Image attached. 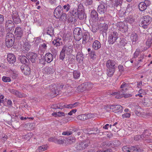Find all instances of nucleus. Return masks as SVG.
Masks as SVG:
<instances>
[{"label": "nucleus", "instance_id": "1", "mask_svg": "<svg viewBox=\"0 0 152 152\" xmlns=\"http://www.w3.org/2000/svg\"><path fill=\"white\" fill-rule=\"evenodd\" d=\"M92 87V84L91 83L86 82L79 86L77 89V91L82 92L85 91L90 90Z\"/></svg>", "mask_w": 152, "mask_h": 152}, {"label": "nucleus", "instance_id": "2", "mask_svg": "<svg viewBox=\"0 0 152 152\" xmlns=\"http://www.w3.org/2000/svg\"><path fill=\"white\" fill-rule=\"evenodd\" d=\"M142 21L139 23V25L140 26L144 28H146L148 25L151 22V18L149 16H145L142 18Z\"/></svg>", "mask_w": 152, "mask_h": 152}, {"label": "nucleus", "instance_id": "3", "mask_svg": "<svg viewBox=\"0 0 152 152\" xmlns=\"http://www.w3.org/2000/svg\"><path fill=\"white\" fill-rule=\"evenodd\" d=\"M125 91L124 89H121L120 91L117 92H115L113 93V95H115V98L118 99L121 98L122 97H124L125 98H128L132 96V95L130 94H125Z\"/></svg>", "mask_w": 152, "mask_h": 152}, {"label": "nucleus", "instance_id": "4", "mask_svg": "<svg viewBox=\"0 0 152 152\" xmlns=\"http://www.w3.org/2000/svg\"><path fill=\"white\" fill-rule=\"evenodd\" d=\"M118 34L116 32H113L109 35L108 42L109 44H113L118 38Z\"/></svg>", "mask_w": 152, "mask_h": 152}, {"label": "nucleus", "instance_id": "5", "mask_svg": "<svg viewBox=\"0 0 152 152\" xmlns=\"http://www.w3.org/2000/svg\"><path fill=\"white\" fill-rule=\"evenodd\" d=\"M122 151L124 152H140V150L139 148L133 146L131 148L128 147L126 146L123 147Z\"/></svg>", "mask_w": 152, "mask_h": 152}, {"label": "nucleus", "instance_id": "6", "mask_svg": "<svg viewBox=\"0 0 152 152\" xmlns=\"http://www.w3.org/2000/svg\"><path fill=\"white\" fill-rule=\"evenodd\" d=\"M15 27V24L11 20L6 21L5 25V29L8 31L13 30Z\"/></svg>", "mask_w": 152, "mask_h": 152}, {"label": "nucleus", "instance_id": "7", "mask_svg": "<svg viewBox=\"0 0 152 152\" xmlns=\"http://www.w3.org/2000/svg\"><path fill=\"white\" fill-rule=\"evenodd\" d=\"M63 7L60 5L58 6L54 12V15L57 18H59L63 12Z\"/></svg>", "mask_w": 152, "mask_h": 152}, {"label": "nucleus", "instance_id": "8", "mask_svg": "<svg viewBox=\"0 0 152 152\" xmlns=\"http://www.w3.org/2000/svg\"><path fill=\"white\" fill-rule=\"evenodd\" d=\"M81 30L79 28H75L73 31L74 37L77 40L79 41L82 38Z\"/></svg>", "mask_w": 152, "mask_h": 152}, {"label": "nucleus", "instance_id": "9", "mask_svg": "<svg viewBox=\"0 0 152 152\" xmlns=\"http://www.w3.org/2000/svg\"><path fill=\"white\" fill-rule=\"evenodd\" d=\"M14 33L16 38L20 39L23 36V30L21 28L17 27L15 28Z\"/></svg>", "mask_w": 152, "mask_h": 152}, {"label": "nucleus", "instance_id": "10", "mask_svg": "<svg viewBox=\"0 0 152 152\" xmlns=\"http://www.w3.org/2000/svg\"><path fill=\"white\" fill-rule=\"evenodd\" d=\"M118 30L123 33L126 32L128 30V26L127 24L121 22L118 24Z\"/></svg>", "mask_w": 152, "mask_h": 152}, {"label": "nucleus", "instance_id": "11", "mask_svg": "<svg viewBox=\"0 0 152 152\" xmlns=\"http://www.w3.org/2000/svg\"><path fill=\"white\" fill-rule=\"evenodd\" d=\"M12 18L15 23L18 24L21 22V20L20 17L16 11H15L13 12Z\"/></svg>", "mask_w": 152, "mask_h": 152}, {"label": "nucleus", "instance_id": "12", "mask_svg": "<svg viewBox=\"0 0 152 152\" xmlns=\"http://www.w3.org/2000/svg\"><path fill=\"white\" fill-rule=\"evenodd\" d=\"M59 87V86H57L54 84H53L49 85L48 88L49 89L52 91L53 94L54 95H56L57 94H58L57 93H58L59 92V90H58V87Z\"/></svg>", "mask_w": 152, "mask_h": 152}, {"label": "nucleus", "instance_id": "13", "mask_svg": "<svg viewBox=\"0 0 152 152\" xmlns=\"http://www.w3.org/2000/svg\"><path fill=\"white\" fill-rule=\"evenodd\" d=\"M88 145L85 142H81L79 143H77L75 146L76 151H79L84 149L87 147Z\"/></svg>", "mask_w": 152, "mask_h": 152}, {"label": "nucleus", "instance_id": "14", "mask_svg": "<svg viewBox=\"0 0 152 152\" xmlns=\"http://www.w3.org/2000/svg\"><path fill=\"white\" fill-rule=\"evenodd\" d=\"M9 91L11 93L14 94L19 98H22L25 96V95L23 93L13 89H9Z\"/></svg>", "mask_w": 152, "mask_h": 152}, {"label": "nucleus", "instance_id": "15", "mask_svg": "<svg viewBox=\"0 0 152 152\" xmlns=\"http://www.w3.org/2000/svg\"><path fill=\"white\" fill-rule=\"evenodd\" d=\"M73 48V46L72 45H65L64 46L62 50L66 54H69L72 52Z\"/></svg>", "mask_w": 152, "mask_h": 152}, {"label": "nucleus", "instance_id": "16", "mask_svg": "<svg viewBox=\"0 0 152 152\" xmlns=\"http://www.w3.org/2000/svg\"><path fill=\"white\" fill-rule=\"evenodd\" d=\"M21 70L24 74L26 75H28L30 73L31 70L30 68L26 65H23L20 67Z\"/></svg>", "mask_w": 152, "mask_h": 152}, {"label": "nucleus", "instance_id": "17", "mask_svg": "<svg viewBox=\"0 0 152 152\" xmlns=\"http://www.w3.org/2000/svg\"><path fill=\"white\" fill-rule=\"evenodd\" d=\"M116 63L114 61L111 60H109L106 62V66L107 68H116Z\"/></svg>", "mask_w": 152, "mask_h": 152}, {"label": "nucleus", "instance_id": "18", "mask_svg": "<svg viewBox=\"0 0 152 152\" xmlns=\"http://www.w3.org/2000/svg\"><path fill=\"white\" fill-rule=\"evenodd\" d=\"M31 61L33 63H34L36 60L37 55V54L33 53H28L26 55Z\"/></svg>", "mask_w": 152, "mask_h": 152}, {"label": "nucleus", "instance_id": "19", "mask_svg": "<svg viewBox=\"0 0 152 152\" xmlns=\"http://www.w3.org/2000/svg\"><path fill=\"white\" fill-rule=\"evenodd\" d=\"M98 15L97 12L94 10H92L91 13V18L93 22H96L98 19Z\"/></svg>", "mask_w": 152, "mask_h": 152}, {"label": "nucleus", "instance_id": "20", "mask_svg": "<svg viewBox=\"0 0 152 152\" xmlns=\"http://www.w3.org/2000/svg\"><path fill=\"white\" fill-rule=\"evenodd\" d=\"M7 59L10 63L13 64L16 61V58L15 56L12 54H8Z\"/></svg>", "mask_w": 152, "mask_h": 152}, {"label": "nucleus", "instance_id": "21", "mask_svg": "<svg viewBox=\"0 0 152 152\" xmlns=\"http://www.w3.org/2000/svg\"><path fill=\"white\" fill-rule=\"evenodd\" d=\"M113 112L115 113H121L122 112L123 109L122 106L119 105H113Z\"/></svg>", "mask_w": 152, "mask_h": 152}, {"label": "nucleus", "instance_id": "22", "mask_svg": "<svg viewBox=\"0 0 152 152\" xmlns=\"http://www.w3.org/2000/svg\"><path fill=\"white\" fill-rule=\"evenodd\" d=\"M130 38L132 41V45H134L138 39L137 34L135 32H132L130 35Z\"/></svg>", "mask_w": 152, "mask_h": 152}, {"label": "nucleus", "instance_id": "23", "mask_svg": "<svg viewBox=\"0 0 152 152\" xmlns=\"http://www.w3.org/2000/svg\"><path fill=\"white\" fill-rule=\"evenodd\" d=\"M106 8L104 5L101 4L98 6V11L101 14H103L106 11Z\"/></svg>", "mask_w": 152, "mask_h": 152}, {"label": "nucleus", "instance_id": "24", "mask_svg": "<svg viewBox=\"0 0 152 152\" xmlns=\"http://www.w3.org/2000/svg\"><path fill=\"white\" fill-rule=\"evenodd\" d=\"M45 60L48 63H50L53 60V56L52 54L48 53H46L45 56Z\"/></svg>", "mask_w": 152, "mask_h": 152}, {"label": "nucleus", "instance_id": "25", "mask_svg": "<svg viewBox=\"0 0 152 152\" xmlns=\"http://www.w3.org/2000/svg\"><path fill=\"white\" fill-rule=\"evenodd\" d=\"M98 28L102 32L106 33L108 28V25L105 23L101 24L99 25Z\"/></svg>", "mask_w": 152, "mask_h": 152}, {"label": "nucleus", "instance_id": "26", "mask_svg": "<svg viewBox=\"0 0 152 152\" xmlns=\"http://www.w3.org/2000/svg\"><path fill=\"white\" fill-rule=\"evenodd\" d=\"M101 44L98 40H96L93 42L92 45L93 48L95 50H97L101 48Z\"/></svg>", "mask_w": 152, "mask_h": 152}, {"label": "nucleus", "instance_id": "27", "mask_svg": "<svg viewBox=\"0 0 152 152\" xmlns=\"http://www.w3.org/2000/svg\"><path fill=\"white\" fill-rule=\"evenodd\" d=\"M115 68H107V74L109 77H112L115 72Z\"/></svg>", "mask_w": 152, "mask_h": 152}, {"label": "nucleus", "instance_id": "28", "mask_svg": "<svg viewBox=\"0 0 152 152\" xmlns=\"http://www.w3.org/2000/svg\"><path fill=\"white\" fill-rule=\"evenodd\" d=\"M52 43L56 47L62 45V42L60 39H55L52 42Z\"/></svg>", "mask_w": 152, "mask_h": 152}, {"label": "nucleus", "instance_id": "29", "mask_svg": "<svg viewBox=\"0 0 152 152\" xmlns=\"http://www.w3.org/2000/svg\"><path fill=\"white\" fill-rule=\"evenodd\" d=\"M78 18L80 20H82L84 18V9L81 10L78 8V11L77 12Z\"/></svg>", "mask_w": 152, "mask_h": 152}, {"label": "nucleus", "instance_id": "30", "mask_svg": "<svg viewBox=\"0 0 152 152\" xmlns=\"http://www.w3.org/2000/svg\"><path fill=\"white\" fill-rule=\"evenodd\" d=\"M76 58L77 61L79 62L83 61L84 58V56L82 52L80 51L77 53Z\"/></svg>", "mask_w": 152, "mask_h": 152}, {"label": "nucleus", "instance_id": "31", "mask_svg": "<svg viewBox=\"0 0 152 152\" xmlns=\"http://www.w3.org/2000/svg\"><path fill=\"white\" fill-rule=\"evenodd\" d=\"M138 7L140 10L143 11L146 9L147 6L145 2H142L140 3L138 5Z\"/></svg>", "mask_w": 152, "mask_h": 152}, {"label": "nucleus", "instance_id": "32", "mask_svg": "<svg viewBox=\"0 0 152 152\" xmlns=\"http://www.w3.org/2000/svg\"><path fill=\"white\" fill-rule=\"evenodd\" d=\"M47 34L51 36H52L54 34V29L53 27L51 26H49L47 28Z\"/></svg>", "mask_w": 152, "mask_h": 152}, {"label": "nucleus", "instance_id": "33", "mask_svg": "<svg viewBox=\"0 0 152 152\" xmlns=\"http://www.w3.org/2000/svg\"><path fill=\"white\" fill-rule=\"evenodd\" d=\"M6 40H15V37L13 34L10 32L8 33L6 37Z\"/></svg>", "mask_w": 152, "mask_h": 152}, {"label": "nucleus", "instance_id": "34", "mask_svg": "<svg viewBox=\"0 0 152 152\" xmlns=\"http://www.w3.org/2000/svg\"><path fill=\"white\" fill-rule=\"evenodd\" d=\"M15 40H6V45L7 47H11L13 45Z\"/></svg>", "mask_w": 152, "mask_h": 152}, {"label": "nucleus", "instance_id": "35", "mask_svg": "<svg viewBox=\"0 0 152 152\" xmlns=\"http://www.w3.org/2000/svg\"><path fill=\"white\" fill-rule=\"evenodd\" d=\"M67 114H65L63 112H59L57 113H53L52 114V115L53 116H55L56 117H61V116H65L66 115H67Z\"/></svg>", "mask_w": 152, "mask_h": 152}, {"label": "nucleus", "instance_id": "36", "mask_svg": "<svg viewBox=\"0 0 152 152\" xmlns=\"http://www.w3.org/2000/svg\"><path fill=\"white\" fill-rule=\"evenodd\" d=\"M48 146L46 145H44L39 146L37 150L39 152L47 150L48 149Z\"/></svg>", "mask_w": 152, "mask_h": 152}, {"label": "nucleus", "instance_id": "37", "mask_svg": "<svg viewBox=\"0 0 152 152\" xmlns=\"http://www.w3.org/2000/svg\"><path fill=\"white\" fill-rule=\"evenodd\" d=\"M74 78L75 79H77L80 76V72L77 71L75 70L73 72Z\"/></svg>", "mask_w": 152, "mask_h": 152}, {"label": "nucleus", "instance_id": "38", "mask_svg": "<svg viewBox=\"0 0 152 152\" xmlns=\"http://www.w3.org/2000/svg\"><path fill=\"white\" fill-rule=\"evenodd\" d=\"M78 104V103L77 102H75L73 104H70L66 105L65 106V108H72L76 107Z\"/></svg>", "mask_w": 152, "mask_h": 152}, {"label": "nucleus", "instance_id": "39", "mask_svg": "<svg viewBox=\"0 0 152 152\" xmlns=\"http://www.w3.org/2000/svg\"><path fill=\"white\" fill-rule=\"evenodd\" d=\"M89 37V35L88 33H84L83 37V43H84V42H86V41L88 40Z\"/></svg>", "mask_w": 152, "mask_h": 152}, {"label": "nucleus", "instance_id": "40", "mask_svg": "<svg viewBox=\"0 0 152 152\" xmlns=\"http://www.w3.org/2000/svg\"><path fill=\"white\" fill-rule=\"evenodd\" d=\"M60 20L63 21H65L67 19L66 15L64 13H63L59 18Z\"/></svg>", "mask_w": 152, "mask_h": 152}, {"label": "nucleus", "instance_id": "41", "mask_svg": "<svg viewBox=\"0 0 152 152\" xmlns=\"http://www.w3.org/2000/svg\"><path fill=\"white\" fill-rule=\"evenodd\" d=\"M113 105H107L104 108L107 112H113Z\"/></svg>", "mask_w": 152, "mask_h": 152}, {"label": "nucleus", "instance_id": "42", "mask_svg": "<svg viewBox=\"0 0 152 152\" xmlns=\"http://www.w3.org/2000/svg\"><path fill=\"white\" fill-rule=\"evenodd\" d=\"M86 114H81L77 116V119L80 120H85L86 119Z\"/></svg>", "mask_w": 152, "mask_h": 152}, {"label": "nucleus", "instance_id": "43", "mask_svg": "<svg viewBox=\"0 0 152 152\" xmlns=\"http://www.w3.org/2000/svg\"><path fill=\"white\" fill-rule=\"evenodd\" d=\"M24 47L26 50L27 51H28L30 50L31 46L28 42H26L24 44Z\"/></svg>", "mask_w": 152, "mask_h": 152}, {"label": "nucleus", "instance_id": "44", "mask_svg": "<svg viewBox=\"0 0 152 152\" xmlns=\"http://www.w3.org/2000/svg\"><path fill=\"white\" fill-rule=\"evenodd\" d=\"M21 62L23 64H25L28 61V59L25 56H23L20 59Z\"/></svg>", "mask_w": 152, "mask_h": 152}, {"label": "nucleus", "instance_id": "45", "mask_svg": "<svg viewBox=\"0 0 152 152\" xmlns=\"http://www.w3.org/2000/svg\"><path fill=\"white\" fill-rule=\"evenodd\" d=\"M76 141V139L75 137H72L70 138L69 139L67 140L68 143L71 144L75 143Z\"/></svg>", "mask_w": 152, "mask_h": 152}, {"label": "nucleus", "instance_id": "46", "mask_svg": "<svg viewBox=\"0 0 152 152\" xmlns=\"http://www.w3.org/2000/svg\"><path fill=\"white\" fill-rule=\"evenodd\" d=\"M123 0H116L115 1V2L114 3V6H116V7L118 6H121Z\"/></svg>", "mask_w": 152, "mask_h": 152}, {"label": "nucleus", "instance_id": "47", "mask_svg": "<svg viewBox=\"0 0 152 152\" xmlns=\"http://www.w3.org/2000/svg\"><path fill=\"white\" fill-rule=\"evenodd\" d=\"M2 80L5 82H10L11 81L10 77L6 76H3L2 78Z\"/></svg>", "mask_w": 152, "mask_h": 152}, {"label": "nucleus", "instance_id": "48", "mask_svg": "<svg viewBox=\"0 0 152 152\" xmlns=\"http://www.w3.org/2000/svg\"><path fill=\"white\" fill-rule=\"evenodd\" d=\"M70 6L69 4H66L64 5L63 6V10L64 9V11L67 12L70 9Z\"/></svg>", "mask_w": 152, "mask_h": 152}, {"label": "nucleus", "instance_id": "49", "mask_svg": "<svg viewBox=\"0 0 152 152\" xmlns=\"http://www.w3.org/2000/svg\"><path fill=\"white\" fill-rule=\"evenodd\" d=\"M62 50L59 55V58L63 60L65 58V53Z\"/></svg>", "mask_w": 152, "mask_h": 152}, {"label": "nucleus", "instance_id": "50", "mask_svg": "<svg viewBox=\"0 0 152 152\" xmlns=\"http://www.w3.org/2000/svg\"><path fill=\"white\" fill-rule=\"evenodd\" d=\"M78 9L77 10V8H74L70 12L72 15L74 16L75 15H77V13L78 12Z\"/></svg>", "mask_w": 152, "mask_h": 152}, {"label": "nucleus", "instance_id": "51", "mask_svg": "<svg viewBox=\"0 0 152 152\" xmlns=\"http://www.w3.org/2000/svg\"><path fill=\"white\" fill-rule=\"evenodd\" d=\"M146 44L148 47H150L151 45H152V38L148 39L146 42Z\"/></svg>", "mask_w": 152, "mask_h": 152}, {"label": "nucleus", "instance_id": "52", "mask_svg": "<svg viewBox=\"0 0 152 152\" xmlns=\"http://www.w3.org/2000/svg\"><path fill=\"white\" fill-rule=\"evenodd\" d=\"M128 86V84L127 83H126L125 82L123 83L120 86V88H122V89H124H124L126 90H127V88Z\"/></svg>", "mask_w": 152, "mask_h": 152}, {"label": "nucleus", "instance_id": "53", "mask_svg": "<svg viewBox=\"0 0 152 152\" xmlns=\"http://www.w3.org/2000/svg\"><path fill=\"white\" fill-rule=\"evenodd\" d=\"M55 142L59 144H62L64 143V142L63 140H58L56 139L55 140Z\"/></svg>", "mask_w": 152, "mask_h": 152}, {"label": "nucleus", "instance_id": "54", "mask_svg": "<svg viewBox=\"0 0 152 152\" xmlns=\"http://www.w3.org/2000/svg\"><path fill=\"white\" fill-rule=\"evenodd\" d=\"M140 52L139 49H137L135 52L134 54V58L137 57L139 55Z\"/></svg>", "mask_w": 152, "mask_h": 152}, {"label": "nucleus", "instance_id": "55", "mask_svg": "<svg viewBox=\"0 0 152 152\" xmlns=\"http://www.w3.org/2000/svg\"><path fill=\"white\" fill-rule=\"evenodd\" d=\"M54 72V70L52 68H48L47 70L48 74H52Z\"/></svg>", "mask_w": 152, "mask_h": 152}, {"label": "nucleus", "instance_id": "56", "mask_svg": "<svg viewBox=\"0 0 152 152\" xmlns=\"http://www.w3.org/2000/svg\"><path fill=\"white\" fill-rule=\"evenodd\" d=\"M115 142L114 141H111L107 142V146H115Z\"/></svg>", "mask_w": 152, "mask_h": 152}, {"label": "nucleus", "instance_id": "57", "mask_svg": "<svg viewBox=\"0 0 152 152\" xmlns=\"http://www.w3.org/2000/svg\"><path fill=\"white\" fill-rule=\"evenodd\" d=\"M59 104H55L52 105L51 107L54 109H59L60 106Z\"/></svg>", "mask_w": 152, "mask_h": 152}, {"label": "nucleus", "instance_id": "58", "mask_svg": "<svg viewBox=\"0 0 152 152\" xmlns=\"http://www.w3.org/2000/svg\"><path fill=\"white\" fill-rule=\"evenodd\" d=\"M72 132L70 131H66L63 132L62 134L63 135H69L72 134Z\"/></svg>", "mask_w": 152, "mask_h": 152}, {"label": "nucleus", "instance_id": "59", "mask_svg": "<svg viewBox=\"0 0 152 152\" xmlns=\"http://www.w3.org/2000/svg\"><path fill=\"white\" fill-rule=\"evenodd\" d=\"M130 114L129 113H126L122 115L123 118H129L130 116Z\"/></svg>", "mask_w": 152, "mask_h": 152}, {"label": "nucleus", "instance_id": "60", "mask_svg": "<svg viewBox=\"0 0 152 152\" xmlns=\"http://www.w3.org/2000/svg\"><path fill=\"white\" fill-rule=\"evenodd\" d=\"M77 111L76 109L72 110L68 114V115H72L73 113H75Z\"/></svg>", "mask_w": 152, "mask_h": 152}, {"label": "nucleus", "instance_id": "61", "mask_svg": "<svg viewBox=\"0 0 152 152\" xmlns=\"http://www.w3.org/2000/svg\"><path fill=\"white\" fill-rule=\"evenodd\" d=\"M4 17L1 14H0V24H1L3 23L4 20Z\"/></svg>", "mask_w": 152, "mask_h": 152}, {"label": "nucleus", "instance_id": "62", "mask_svg": "<svg viewBox=\"0 0 152 152\" xmlns=\"http://www.w3.org/2000/svg\"><path fill=\"white\" fill-rule=\"evenodd\" d=\"M28 126L30 128L29 129L31 130L33 129L34 127V124L33 123L29 124Z\"/></svg>", "mask_w": 152, "mask_h": 152}, {"label": "nucleus", "instance_id": "63", "mask_svg": "<svg viewBox=\"0 0 152 152\" xmlns=\"http://www.w3.org/2000/svg\"><path fill=\"white\" fill-rule=\"evenodd\" d=\"M86 3L87 5H90L92 4V0H85Z\"/></svg>", "mask_w": 152, "mask_h": 152}, {"label": "nucleus", "instance_id": "64", "mask_svg": "<svg viewBox=\"0 0 152 152\" xmlns=\"http://www.w3.org/2000/svg\"><path fill=\"white\" fill-rule=\"evenodd\" d=\"M18 75L16 73L13 72L11 74V76L13 79H15L18 77Z\"/></svg>", "mask_w": 152, "mask_h": 152}]
</instances>
